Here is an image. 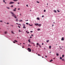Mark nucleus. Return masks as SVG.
<instances>
[{"instance_id":"obj_1","label":"nucleus","mask_w":65,"mask_h":65,"mask_svg":"<svg viewBox=\"0 0 65 65\" xmlns=\"http://www.w3.org/2000/svg\"><path fill=\"white\" fill-rule=\"evenodd\" d=\"M11 14H12V17H14L15 19H17V17H16V15H15V14H14V13H13V12H11Z\"/></svg>"},{"instance_id":"obj_2","label":"nucleus","mask_w":65,"mask_h":65,"mask_svg":"<svg viewBox=\"0 0 65 65\" xmlns=\"http://www.w3.org/2000/svg\"><path fill=\"white\" fill-rule=\"evenodd\" d=\"M27 50H28V52H31V49L29 48H27Z\"/></svg>"},{"instance_id":"obj_3","label":"nucleus","mask_w":65,"mask_h":65,"mask_svg":"<svg viewBox=\"0 0 65 65\" xmlns=\"http://www.w3.org/2000/svg\"><path fill=\"white\" fill-rule=\"evenodd\" d=\"M23 28H24V29H25L26 28V26H25V24H23Z\"/></svg>"},{"instance_id":"obj_4","label":"nucleus","mask_w":65,"mask_h":65,"mask_svg":"<svg viewBox=\"0 0 65 65\" xmlns=\"http://www.w3.org/2000/svg\"><path fill=\"white\" fill-rule=\"evenodd\" d=\"M35 26H38L39 24L38 23H35Z\"/></svg>"},{"instance_id":"obj_5","label":"nucleus","mask_w":65,"mask_h":65,"mask_svg":"<svg viewBox=\"0 0 65 65\" xmlns=\"http://www.w3.org/2000/svg\"><path fill=\"white\" fill-rule=\"evenodd\" d=\"M13 3H14V2H11L10 3V4H13Z\"/></svg>"},{"instance_id":"obj_6","label":"nucleus","mask_w":65,"mask_h":65,"mask_svg":"<svg viewBox=\"0 0 65 65\" xmlns=\"http://www.w3.org/2000/svg\"><path fill=\"white\" fill-rule=\"evenodd\" d=\"M64 40V38L63 37H62L61 38V40L62 41H63Z\"/></svg>"},{"instance_id":"obj_7","label":"nucleus","mask_w":65,"mask_h":65,"mask_svg":"<svg viewBox=\"0 0 65 65\" xmlns=\"http://www.w3.org/2000/svg\"><path fill=\"white\" fill-rule=\"evenodd\" d=\"M17 9V8H15L14 9V10H13V11H16V9Z\"/></svg>"},{"instance_id":"obj_8","label":"nucleus","mask_w":65,"mask_h":65,"mask_svg":"<svg viewBox=\"0 0 65 65\" xmlns=\"http://www.w3.org/2000/svg\"><path fill=\"white\" fill-rule=\"evenodd\" d=\"M54 12H55V13H57V11L56 10H54Z\"/></svg>"},{"instance_id":"obj_9","label":"nucleus","mask_w":65,"mask_h":65,"mask_svg":"<svg viewBox=\"0 0 65 65\" xmlns=\"http://www.w3.org/2000/svg\"><path fill=\"white\" fill-rule=\"evenodd\" d=\"M5 34H7V32L6 31H5L4 32Z\"/></svg>"},{"instance_id":"obj_10","label":"nucleus","mask_w":65,"mask_h":65,"mask_svg":"<svg viewBox=\"0 0 65 65\" xmlns=\"http://www.w3.org/2000/svg\"><path fill=\"white\" fill-rule=\"evenodd\" d=\"M37 20H39H39H40V19H39V18H37Z\"/></svg>"},{"instance_id":"obj_11","label":"nucleus","mask_w":65,"mask_h":65,"mask_svg":"<svg viewBox=\"0 0 65 65\" xmlns=\"http://www.w3.org/2000/svg\"><path fill=\"white\" fill-rule=\"evenodd\" d=\"M49 47L50 49H51V46H50Z\"/></svg>"},{"instance_id":"obj_12","label":"nucleus","mask_w":65,"mask_h":65,"mask_svg":"<svg viewBox=\"0 0 65 65\" xmlns=\"http://www.w3.org/2000/svg\"><path fill=\"white\" fill-rule=\"evenodd\" d=\"M28 41L29 42V43L31 42V41H30V40H28Z\"/></svg>"},{"instance_id":"obj_13","label":"nucleus","mask_w":65,"mask_h":65,"mask_svg":"<svg viewBox=\"0 0 65 65\" xmlns=\"http://www.w3.org/2000/svg\"><path fill=\"white\" fill-rule=\"evenodd\" d=\"M38 26H39V27H40V26H41V24H39L38 25Z\"/></svg>"},{"instance_id":"obj_14","label":"nucleus","mask_w":65,"mask_h":65,"mask_svg":"<svg viewBox=\"0 0 65 65\" xmlns=\"http://www.w3.org/2000/svg\"><path fill=\"white\" fill-rule=\"evenodd\" d=\"M29 26H33V25H30V24H29Z\"/></svg>"},{"instance_id":"obj_15","label":"nucleus","mask_w":65,"mask_h":65,"mask_svg":"<svg viewBox=\"0 0 65 65\" xmlns=\"http://www.w3.org/2000/svg\"><path fill=\"white\" fill-rule=\"evenodd\" d=\"M49 41H50V40H47L46 41V42H49Z\"/></svg>"},{"instance_id":"obj_16","label":"nucleus","mask_w":65,"mask_h":65,"mask_svg":"<svg viewBox=\"0 0 65 65\" xmlns=\"http://www.w3.org/2000/svg\"><path fill=\"white\" fill-rule=\"evenodd\" d=\"M11 32L12 34H14V33L13 32V31H11Z\"/></svg>"},{"instance_id":"obj_17","label":"nucleus","mask_w":65,"mask_h":65,"mask_svg":"<svg viewBox=\"0 0 65 65\" xmlns=\"http://www.w3.org/2000/svg\"><path fill=\"white\" fill-rule=\"evenodd\" d=\"M16 22H18V19H17L16 20Z\"/></svg>"},{"instance_id":"obj_18","label":"nucleus","mask_w":65,"mask_h":65,"mask_svg":"<svg viewBox=\"0 0 65 65\" xmlns=\"http://www.w3.org/2000/svg\"><path fill=\"white\" fill-rule=\"evenodd\" d=\"M18 0H13V1H17Z\"/></svg>"},{"instance_id":"obj_19","label":"nucleus","mask_w":65,"mask_h":65,"mask_svg":"<svg viewBox=\"0 0 65 65\" xmlns=\"http://www.w3.org/2000/svg\"><path fill=\"white\" fill-rule=\"evenodd\" d=\"M37 45H39V43H37Z\"/></svg>"},{"instance_id":"obj_20","label":"nucleus","mask_w":65,"mask_h":65,"mask_svg":"<svg viewBox=\"0 0 65 65\" xmlns=\"http://www.w3.org/2000/svg\"><path fill=\"white\" fill-rule=\"evenodd\" d=\"M19 22H23V21L22 20H19Z\"/></svg>"},{"instance_id":"obj_21","label":"nucleus","mask_w":65,"mask_h":65,"mask_svg":"<svg viewBox=\"0 0 65 65\" xmlns=\"http://www.w3.org/2000/svg\"><path fill=\"white\" fill-rule=\"evenodd\" d=\"M26 25H28L29 24V23H26Z\"/></svg>"},{"instance_id":"obj_22","label":"nucleus","mask_w":65,"mask_h":65,"mask_svg":"<svg viewBox=\"0 0 65 65\" xmlns=\"http://www.w3.org/2000/svg\"><path fill=\"white\" fill-rule=\"evenodd\" d=\"M14 41H15L16 42H18V41L16 40H14Z\"/></svg>"},{"instance_id":"obj_23","label":"nucleus","mask_w":65,"mask_h":65,"mask_svg":"<svg viewBox=\"0 0 65 65\" xmlns=\"http://www.w3.org/2000/svg\"><path fill=\"white\" fill-rule=\"evenodd\" d=\"M62 61H65V60L64 59H62Z\"/></svg>"},{"instance_id":"obj_24","label":"nucleus","mask_w":65,"mask_h":65,"mask_svg":"<svg viewBox=\"0 0 65 65\" xmlns=\"http://www.w3.org/2000/svg\"><path fill=\"white\" fill-rule=\"evenodd\" d=\"M37 30L38 31H39V30H40V29H37Z\"/></svg>"},{"instance_id":"obj_25","label":"nucleus","mask_w":65,"mask_h":65,"mask_svg":"<svg viewBox=\"0 0 65 65\" xmlns=\"http://www.w3.org/2000/svg\"><path fill=\"white\" fill-rule=\"evenodd\" d=\"M53 60L52 59H51V60H50V62H52V61H53Z\"/></svg>"},{"instance_id":"obj_26","label":"nucleus","mask_w":65,"mask_h":65,"mask_svg":"<svg viewBox=\"0 0 65 65\" xmlns=\"http://www.w3.org/2000/svg\"><path fill=\"white\" fill-rule=\"evenodd\" d=\"M64 57V55H62V58Z\"/></svg>"},{"instance_id":"obj_27","label":"nucleus","mask_w":65,"mask_h":65,"mask_svg":"<svg viewBox=\"0 0 65 65\" xmlns=\"http://www.w3.org/2000/svg\"><path fill=\"white\" fill-rule=\"evenodd\" d=\"M56 55H57V56H59V54H58L57 53V54H56Z\"/></svg>"},{"instance_id":"obj_28","label":"nucleus","mask_w":65,"mask_h":65,"mask_svg":"<svg viewBox=\"0 0 65 65\" xmlns=\"http://www.w3.org/2000/svg\"><path fill=\"white\" fill-rule=\"evenodd\" d=\"M44 12H45V11H46V10H44Z\"/></svg>"},{"instance_id":"obj_29","label":"nucleus","mask_w":65,"mask_h":65,"mask_svg":"<svg viewBox=\"0 0 65 65\" xmlns=\"http://www.w3.org/2000/svg\"><path fill=\"white\" fill-rule=\"evenodd\" d=\"M18 27H19V28H21V27H20V26H18Z\"/></svg>"},{"instance_id":"obj_30","label":"nucleus","mask_w":65,"mask_h":65,"mask_svg":"<svg viewBox=\"0 0 65 65\" xmlns=\"http://www.w3.org/2000/svg\"><path fill=\"white\" fill-rule=\"evenodd\" d=\"M57 11H58V12H60V11H59V10H57Z\"/></svg>"},{"instance_id":"obj_31","label":"nucleus","mask_w":65,"mask_h":65,"mask_svg":"<svg viewBox=\"0 0 65 65\" xmlns=\"http://www.w3.org/2000/svg\"><path fill=\"white\" fill-rule=\"evenodd\" d=\"M60 59H62V57H60Z\"/></svg>"},{"instance_id":"obj_32","label":"nucleus","mask_w":65,"mask_h":65,"mask_svg":"<svg viewBox=\"0 0 65 65\" xmlns=\"http://www.w3.org/2000/svg\"><path fill=\"white\" fill-rule=\"evenodd\" d=\"M13 7V5H11V7Z\"/></svg>"},{"instance_id":"obj_33","label":"nucleus","mask_w":65,"mask_h":65,"mask_svg":"<svg viewBox=\"0 0 65 65\" xmlns=\"http://www.w3.org/2000/svg\"><path fill=\"white\" fill-rule=\"evenodd\" d=\"M37 2L38 3H39V2H38V1H37Z\"/></svg>"},{"instance_id":"obj_34","label":"nucleus","mask_w":65,"mask_h":65,"mask_svg":"<svg viewBox=\"0 0 65 65\" xmlns=\"http://www.w3.org/2000/svg\"><path fill=\"white\" fill-rule=\"evenodd\" d=\"M13 43H15V42L14 41H13Z\"/></svg>"},{"instance_id":"obj_35","label":"nucleus","mask_w":65,"mask_h":65,"mask_svg":"<svg viewBox=\"0 0 65 65\" xmlns=\"http://www.w3.org/2000/svg\"><path fill=\"white\" fill-rule=\"evenodd\" d=\"M30 32H31V33H32V32H33V31H30Z\"/></svg>"},{"instance_id":"obj_36","label":"nucleus","mask_w":65,"mask_h":65,"mask_svg":"<svg viewBox=\"0 0 65 65\" xmlns=\"http://www.w3.org/2000/svg\"><path fill=\"white\" fill-rule=\"evenodd\" d=\"M0 22H3L1 20L0 21Z\"/></svg>"},{"instance_id":"obj_37","label":"nucleus","mask_w":65,"mask_h":65,"mask_svg":"<svg viewBox=\"0 0 65 65\" xmlns=\"http://www.w3.org/2000/svg\"><path fill=\"white\" fill-rule=\"evenodd\" d=\"M38 56H40V54H38Z\"/></svg>"},{"instance_id":"obj_38","label":"nucleus","mask_w":65,"mask_h":65,"mask_svg":"<svg viewBox=\"0 0 65 65\" xmlns=\"http://www.w3.org/2000/svg\"><path fill=\"white\" fill-rule=\"evenodd\" d=\"M42 18H43V17H44V15H42Z\"/></svg>"},{"instance_id":"obj_39","label":"nucleus","mask_w":65,"mask_h":65,"mask_svg":"<svg viewBox=\"0 0 65 65\" xmlns=\"http://www.w3.org/2000/svg\"><path fill=\"white\" fill-rule=\"evenodd\" d=\"M19 32H21V31H20V30H19Z\"/></svg>"},{"instance_id":"obj_40","label":"nucleus","mask_w":65,"mask_h":65,"mask_svg":"<svg viewBox=\"0 0 65 65\" xmlns=\"http://www.w3.org/2000/svg\"><path fill=\"white\" fill-rule=\"evenodd\" d=\"M7 25H8V24H9V23H7Z\"/></svg>"},{"instance_id":"obj_41","label":"nucleus","mask_w":65,"mask_h":65,"mask_svg":"<svg viewBox=\"0 0 65 65\" xmlns=\"http://www.w3.org/2000/svg\"><path fill=\"white\" fill-rule=\"evenodd\" d=\"M11 26H12V27H13V25H11Z\"/></svg>"},{"instance_id":"obj_42","label":"nucleus","mask_w":65,"mask_h":65,"mask_svg":"<svg viewBox=\"0 0 65 65\" xmlns=\"http://www.w3.org/2000/svg\"><path fill=\"white\" fill-rule=\"evenodd\" d=\"M39 46L40 47H41V46L40 45H39Z\"/></svg>"},{"instance_id":"obj_43","label":"nucleus","mask_w":65,"mask_h":65,"mask_svg":"<svg viewBox=\"0 0 65 65\" xmlns=\"http://www.w3.org/2000/svg\"><path fill=\"white\" fill-rule=\"evenodd\" d=\"M26 6H27V7H28V5H26Z\"/></svg>"},{"instance_id":"obj_44","label":"nucleus","mask_w":65,"mask_h":65,"mask_svg":"<svg viewBox=\"0 0 65 65\" xmlns=\"http://www.w3.org/2000/svg\"><path fill=\"white\" fill-rule=\"evenodd\" d=\"M30 38H32V37H31V36L30 37Z\"/></svg>"},{"instance_id":"obj_45","label":"nucleus","mask_w":65,"mask_h":65,"mask_svg":"<svg viewBox=\"0 0 65 65\" xmlns=\"http://www.w3.org/2000/svg\"><path fill=\"white\" fill-rule=\"evenodd\" d=\"M3 1L4 2V3L5 2V1L4 0Z\"/></svg>"},{"instance_id":"obj_46","label":"nucleus","mask_w":65,"mask_h":65,"mask_svg":"<svg viewBox=\"0 0 65 65\" xmlns=\"http://www.w3.org/2000/svg\"><path fill=\"white\" fill-rule=\"evenodd\" d=\"M7 8H8V9H9V7H7Z\"/></svg>"},{"instance_id":"obj_47","label":"nucleus","mask_w":65,"mask_h":65,"mask_svg":"<svg viewBox=\"0 0 65 65\" xmlns=\"http://www.w3.org/2000/svg\"><path fill=\"white\" fill-rule=\"evenodd\" d=\"M45 57L46 58H47V56H45Z\"/></svg>"},{"instance_id":"obj_48","label":"nucleus","mask_w":65,"mask_h":65,"mask_svg":"<svg viewBox=\"0 0 65 65\" xmlns=\"http://www.w3.org/2000/svg\"><path fill=\"white\" fill-rule=\"evenodd\" d=\"M27 34H29V32H27Z\"/></svg>"},{"instance_id":"obj_49","label":"nucleus","mask_w":65,"mask_h":65,"mask_svg":"<svg viewBox=\"0 0 65 65\" xmlns=\"http://www.w3.org/2000/svg\"><path fill=\"white\" fill-rule=\"evenodd\" d=\"M25 21H28V20H25Z\"/></svg>"},{"instance_id":"obj_50","label":"nucleus","mask_w":65,"mask_h":65,"mask_svg":"<svg viewBox=\"0 0 65 65\" xmlns=\"http://www.w3.org/2000/svg\"><path fill=\"white\" fill-rule=\"evenodd\" d=\"M54 26V24H53L52 25V27H53Z\"/></svg>"},{"instance_id":"obj_51","label":"nucleus","mask_w":65,"mask_h":65,"mask_svg":"<svg viewBox=\"0 0 65 65\" xmlns=\"http://www.w3.org/2000/svg\"><path fill=\"white\" fill-rule=\"evenodd\" d=\"M20 8H18V10H20Z\"/></svg>"},{"instance_id":"obj_52","label":"nucleus","mask_w":65,"mask_h":65,"mask_svg":"<svg viewBox=\"0 0 65 65\" xmlns=\"http://www.w3.org/2000/svg\"><path fill=\"white\" fill-rule=\"evenodd\" d=\"M31 36H33V35H31Z\"/></svg>"},{"instance_id":"obj_53","label":"nucleus","mask_w":65,"mask_h":65,"mask_svg":"<svg viewBox=\"0 0 65 65\" xmlns=\"http://www.w3.org/2000/svg\"><path fill=\"white\" fill-rule=\"evenodd\" d=\"M16 24H17V25H19V24H18V23H16Z\"/></svg>"},{"instance_id":"obj_54","label":"nucleus","mask_w":65,"mask_h":65,"mask_svg":"<svg viewBox=\"0 0 65 65\" xmlns=\"http://www.w3.org/2000/svg\"><path fill=\"white\" fill-rule=\"evenodd\" d=\"M26 33H27V32H28L27 31H26Z\"/></svg>"},{"instance_id":"obj_55","label":"nucleus","mask_w":65,"mask_h":65,"mask_svg":"<svg viewBox=\"0 0 65 65\" xmlns=\"http://www.w3.org/2000/svg\"><path fill=\"white\" fill-rule=\"evenodd\" d=\"M42 45H43V43H42Z\"/></svg>"},{"instance_id":"obj_56","label":"nucleus","mask_w":65,"mask_h":65,"mask_svg":"<svg viewBox=\"0 0 65 65\" xmlns=\"http://www.w3.org/2000/svg\"><path fill=\"white\" fill-rule=\"evenodd\" d=\"M19 3H18V4H19Z\"/></svg>"},{"instance_id":"obj_57","label":"nucleus","mask_w":65,"mask_h":65,"mask_svg":"<svg viewBox=\"0 0 65 65\" xmlns=\"http://www.w3.org/2000/svg\"><path fill=\"white\" fill-rule=\"evenodd\" d=\"M29 45L30 46H31L30 45Z\"/></svg>"},{"instance_id":"obj_58","label":"nucleus","mask_w":65,"mask_h":65,"mask_svg":"<svg viewBox=\"0 0 65 65\" xmlns=\"http://www.w3.org/2000/svg\"><path fill=\"white\" fill-rule=\"evenodd\" d=\"M20 15H21V13H20Z\"/></svg>"},{"instance_id":"obj_59","label":"nucleus","mask_w":65,"mask_h":65,"mask_svg":"<svg viewBox=\"0 0 65 65\" xmlns=\"http://www.w3.org/2000/svg\"><path fill=\"white\" fill-rule=\"evenodd\" d=\"M47 5H48V3H47Z\"/></svg>"},{"instance_id":"obj_60","label":"nucleus","mask_w":65,"mask_h":65,"mask_svg":"<svg viewBox=\"0 0 65 65\" xmlns=\"http://www.w3.org/2000/svg\"><path fill=\"white\" fill-rule=\"evenodd\" d=\"M23 43V44H25V43Z\"/></svg>"},{"instance_id":"obj_61","label":"nucleus","mask_w":65,"mask_h":65,"mask_svg":"<svg viewBox=\"0 0 65 65\" xmlns=\"http://www.w3.org/2000/svg\"><path fill=\"white\" fill-rule=\"evenodd\" d=\"M53 59H55V58H53Z\"/></svg>"},{"instance_id":"obj_62","label":"nucleus","mask_w":65,"mask_h":65,"mask_svg":"<svg viewBox=\"0 0 65 65\" xmlns=\"http://www.w3.org/2000/svg\"><path fill=\"white\" fill-rule=\"evenodd\" d=\"M22 47V48H24V47Z\"/></svg>"},{"instance_id":"obj_63","label":"nucleus","mask_w":65,"mask_h":65,"mask_svg":"<svg viewBox=\"0 0 65 65\" xmlns=\"http://www.w3.org/2000/svg\"><path fill=\"white\" fill-rule=\"evenodd\" d=\"M21 44V43H20V44Z\"/></svg>"},{"instance_id":"obj_64","label":"nucleus","mask_w":65,"mask_h":65,"mask_svg":"<svg viewBox=\"0 0 65 65\" xmlns=\"http://www.w3.org/2000/svg\"><path fill=\"white\" fill-rule=\"evenodd\" d=\"M4 23H5V24H6V22H4Z\"/></svg>"}]
</instances>
